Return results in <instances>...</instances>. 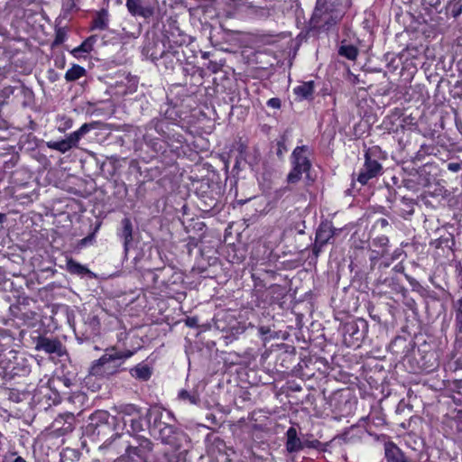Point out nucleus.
<instances>
[{"instance_id":"obj_35","label":"nucleus","mask_w":462,"mask_h":462,"mask_svg":"<svg viewBox=\"0 0 462 462\" xmlns=\"http://www.w3.org/2000/svg\"><path fill=\"white\" fill-rule=\"evenodd\" d=\"M14 462H26L25 459H23L22 457H17L14 459Z\"/></svg>"},{"instance_id":"obj_33","label":"nucleus","mask_w":462,"mask_h":462,"mask_svg":"<svg viewBox=\"0 0 462 462\" xmlns=\"http://www.w3.org/2000/svg\"><path fill=\"white\" fill-rule=\"evenodd\" d=\"M92 241V236H87L85 238H83L81 241H80V244L81 245H87L88 243L91 242Z\"/></svg>"},{"instance_id":"obj_12","label":"nucleus","mask_w":462,"mask_h":462,"mask_svg":"<svg viewBox=\"0 0 462 462\" xmlns=\"http://www.w3.org/2000/svg\"><path fill=\"white\" fill-rule=\"evenodd\" d=\"M385 457L387 462H409L401 449L393 443L385 445Z\"/></svg>"},{"instance_id":"obj_34","label":"nucleus","mask_w":462,"mask_h":462,"mask_svg":"<svg viewBox=\"0 0 462 462\" xmlns=\"http://www.w3.org/2000/svg\"><path fill=\"white\" fill-rule=\"evenodd\" d=\"M378 224L381 225V226H386L388 225V221L385 218H381L378 220Z\"/></svg>"},{"instance_id":"obj_11","label":"nucleus","mask_w":462,"mask_h":462,"mask_svg":"<svg viewBox=\"0 0 462 462\" xmlns=\"http://www.w3.org/2000/svg\"><path fill=\"white\" fill-rule=\"evenodd\" d=\"M122 229L119 232V236L124 241L125 251L127 252L129 245L133 240V224L128 217H125L121 221Z\"/></svg>"},{"instance_id":"obj_4","label":"nucleus","mask_w":462,"mask_h":462,"mask_svg":"<svg viewBox=\"0 0 462 462\" xmlns=\"http://www.w3.org/2000/svg\"><path fill=\"white\" fill-rule=\"evenodd\" d=\"M305 147L298 146L292 152V164L293 169L287 176V181L289 183H297L304 172H308L310 169V162L304 154Z\"/></svg>"},{"instance_id":"obj_40","label":"nucleus","mask_w":462,"mask_h":462,"mask_svg":"<svg viewBox=\"0 0 462 462\" xmlns=\"http://www.w3.org/2000/svg\"><path fill=\"white\" fill-rule=\"evenodd\" d=\"M60 38H61V35L58 34V35H57V40H56V41H61V40H60Z\"/></svg>"},{"instance_id":"obj_19","label":"nucleus","mask_w":462,"mask_h":462,"mask_svg":"<svg viewBox=\"0 0 462 462\" xmlns=\"http://www.w3.org/2000/svg\"><path fill=\"white\" fill-rule=\"evenodd\" d=\"M338 52L350 60H356L358 54L357 49L353 45H343L340 47Z\"/></svg>"},{"instance_id":"obj_7","label":"nucleus","mask_w":462,"mask_h":462,"mask_svg":"<svg viewBox=\"0 0 462 462\" xmlns=\"http://www.w3.org/2000/svg\"><path fill=\"white\" fill-rule=\"evenodd\" d=\"M35 349L47 354L62 355V344L59 339L40 336L35 338Z\"/></svg>"},{"instance_id":"obj_8","label":"nucleus","mask_w":462,"mask_h":462,"mask_svg":"<svg viewBox=\"0 0 462 462\" xmlns=\"http://www.w3.org/2000/svg\"><path fill=\"white\" fill-rule=\"evenodd\" d=\"M126 7L132 15L145 19L152 17L154 14V8L145 5L143 0H126Z\"/></svg>"},{"instance_id":"obj_13","label":"nucleus","mask_w":462,"mask_h":462,"mask_svg":"<svg viewBox=\"0 0 462 462\" xmlns=\"http://www.w3.org/2000/svg\"><path fill=\"white\" fill-rule=\"evenodd\" d=\"M334 236V230L329 224H321L316 233V241L327 245Z\"/></svg>"},{"instance_id":"obj_17","label":"nucleus","mask_w":462,"mask_h":462,"mask_svg":"<svg viewBox=\"0 0 462 462\" xmlns=\"http://www.w3.org/2000/svg\"><path fill=\"white\" fill-rule=\"evenodd\" d=\"M96 42V36H90L86 39L79 47L72 50L71 53L78 57L80 52L88 53L92 51L93 45Z\"/></svg>"},{"instance_id":"obj_38","label":"nucleus","mask_w":462,"mask_h":462,"mask_svg":"<svg viewBox=\"0 0 462 462\" xmlns=\"http://www.w3.org/2000/svg\"><path fill=\"white\" fill-rule=\"evenodd\" d=\"M4 217H5V216L0 214V223L3 221Z\"/></svg>"},{"instance_id":"obj_27","label":"nucleus","mask_w":462,"mask_h":462,"mask_svg":"<svg viewBox=\"0 0 462 462\" xmlns=\"http://www.w3.org/2000/svg\"><path fill=\"white\" fill-rule=\"evenodd\" d=\"M325 245V244H319L318 241L315 240V244L313 245V254L318 256L319 253L322 250V247Z\"/></svg>"},{"instance_id":"obj_16","label":"nucleus","mask_w":462,"mask_h":462,"mask_svg":"<svg viewBox=\"0 0 462 462\" xmlns=\"http://www.w3.org/2000/svg\"><path fill=\"white\" fill-rule=\"evenodd\" d=\"M314 91L313 82H304L294 88V93L300 98H309L312 96Z\"/></svg>"},{"instance_id":"obj_25","label":"nucleus","mask_w":462,"mask_h":462,"mask_svg":"<svg viewBox=\"0 0 462 462\" xmlns=\"http://www.w3.org/2000/svg\"><path fill=\"white\" fill-rule=\"evenodd\" d=\"M462 164L459 162H449L448 164V169L452 172H457L461 170Z\"/></svg>"},{"instance_id":"obj_10","label":"nucleus","mask_w":462,"mask_h":462,"mask_svg":"<svg viewBox=\"0 0 462 462\" xmlns=\"http://www.w3.org/2000/svg\"><path fill=\"white\" fill-rule=\"evenodd\" d=\"M286 449L289 453H296L303 448V445L300 438H298L295 428L291 427L287 430Z\"/></svg>"},{"instance_id":"obj_20","label":"nucleus","mask_w":462,"mask_h":462,"mask_svg":"<svg viewBox=\"0 0 462 462\" xmlns=\"http://www.w3.org/2000/svg\"><path fill=\"white\" fill-rule=\"evenodd\" d=\"M179 398L182 401H188L191 404H199V402H200V398H199V395L197 392H194V393H189L188 391L186 390H181L180 393H179Z\"/></svg>"},{"instance_id":"obj_3","label":"nucleus","mask_w":462,"mask_h":462,"mask_svg":"<svg viewBox=\"0 0 462 462\" xmlns=\"http://www.w3.org/2000/svg\"><path fill=\"white\" fill-rule=\"evenodd\" d=\"M96 123L84 124L80 126L79 130L71 133L66 139L58 142L49 141L47 142L46 145L48 148L51 150H55L61 153H65L71 148L77 147L79 140L90 130L94 129Z\"/></svg>"},{"instance_id":"obj_6","label":"nucleus","mask_w":462,"mask_h":462,"mask_svg":"<svg viewBox=\"0 0 462 462\" xmlns=\"http://www.w3.org/2000/svg\"><path fill=\"white\" fill-rule=\"evenodd\" d=\"M3 193L5 197L21 201V203H26L32 201L33 189L28 183H21L5 188Z\"/></svg>"},{"instance_id":"obj_30","label":"nucleus","mask_w":462,"mask_h":462,"mask_svg":"<svg viewBox=\"0 0 462 462\" xmlns=\"http://www.w3.org/2000/svg\"><path fill=\"white\" fill-rule=\"evenodd\" d=\"M393 271L396 273H402L404 271V266L402 263H398L393 267Z\"/></svg>"},{"instance_id":"obj_32","label":"nucleus","mask_w":462,"mask_h":462,"mask_svg":"<svg viewBox=\"0 0 462 462\" xmlns=\"http://www.w3.org/2000/svg\"><path fill=\"white\" fill-rule=\"evenodd\" d=\"M378 241L379 243L382 245H386L389 242L388 238L386 236H382V237H379L378 238Z\"/></svg>"},{"instance_id":"obj_15","label":"nucleus","mask_w":462,"mask_h":462,"mask_svg":"<svg viewBox=\"0 0 462 462\" xmlns=\"http://www.w3.org/2000/svg\"><path fill=\"white\" fill-rule=\"evenodd\" d=\"M130 374L135 379L147 381L152 375V370L149 365L139 364L130 370Z\"/></svg>"},{"instance_id":"obj_18","label":"nucleus","mask_w":462,"mask_h":462,"mask_svg":"<svg viewBox=\"0 0 462 462\" xmlns=\"http://www.w3.org/2000/svg\"><path fill=\"white\" fill-rule=\"evenodd\" d=\"M86 74V69L79 65H73L65 74L67 81H75Z\"/></svg>"},{"instance_id":"obj_14","label":"nucleus","mask_w":462,"mask_h":462,"mask_svg":"<svg viewBox=\"0 0 462 462\" xmlns=\"http://www.w3.org/2000/svg\"><path fill=\"white\" fill-rule=\"evenodd\" d=\"M67 270L71 274H77L80 276L87 274L94 275L87 266L82 265L71 258L67 260Z\"/></svg>"},{"instance_id":"obj_39","label":"nucleus","mask_w":462,"mask_h":462,"mask_svg":"<svg viewBox=\"0 0 462 462\" xmlns=\"http://www.w3.org/2000/svg\"><path fill=\"white\" fill-rule=\"evenodd\" d=\"M60 38H61V35L58 34V35H57V40H56V41H61V40H60Z\"/></svg>"},{"instance_id":"obj_28","label":"nucleus","mask_w":462,"mask_h":462,"mask_svg":"<svg viewBox=\"0 0 462 462\" xmlns=\"http://www.w3.org/2000/svg\"><path fill=\"white\" fill-rule=\"evenodd\" d=\"M125 411L129 415L138 413V410L136 409V407L134 405H127L125 409Z\"/></svg>"},{"instance_id":"obj_29","label":"nucleus","mask_w":462,"mask_h":462,"mask_svg":"<svg viewBox=\"0 0 462 462\" xmlns=\"http://www.w3.org/2000/svg\"><path fill=\"white\" fill-rule=\"evenodd\" d=\"M285 150V145L282 143H278V151L277 154L281 156L282 154V152Z\"/></svg>"},{"instance_id":"obj_26","label":"nucleus","mask_w":462,"mask_h":462,"mask_svg":"<svg viewBox=\"0 0 462 462\" xmlns=\"http://www.w3.org/2000/svg\"><path fill=\"white\" fill-rule=\"evenodd\" d=\"M267 105L273 108H280L281 100L279 98L273 97L268 100Z\"/></svg>"},{"instance_id":"obj_21","label":"nucleus","mask_w":462,"mask_h":462,"mask_svg":"<svg viewBox=\"0 0 462 462\" xmlns=\"http://www.w3.org/2000/svg\"><path fill=\"white\" fill-rule=\"evenodd\" d=\"M456 310V330L457 334H462V298L454 305Z\"/></svg>"},{"instance_id":"obj_2","label":"nucleus","mask_w":462,"mask_h":462,"mask_svg":"<svg viewBox=\"0 0 462 462\" xmlns=\"http://www.w3.org/2000/svg\"><path fill=\"white\" fill-rule=\"evenodd\" d=\"M121 365L122 362H118L111 349H106V353L93 363L89 374L97 377H108L116 374Z\"/></svg>"},{"instance_id":"obj_36","label":"nucleus","mask_w":462,"mask_h":462,"mask_svg":"<svg viewBox=\"0 0 462 462\" xmlns=\"http://www.w3.org/2000/svg\"><path fill=\"white\" fill-rule=\"evenodd\" d=\"M461 6H459V8L457 10H456V12L454 11V16H457L460 13H461Z\"/></svg>"},{"instance_id":"obj_23","label":"nucleus","mask_w":462,"mask_h":462,"mask_svg":"<svg viewBox=\"0 0 462 462\" xmlns=\"http://www.w3.org/2000/svg\"><path fill=\"white\" fill-rule=\"evenodd\" d=\"M111 352H113L115 354V356L117 358L118 362H122V363L125 359L130 358L134 355V352L131 351V350H125V351L118 352L114 347L111 348Z\"/></svg>"},{"instance_id":"obj_5","label":"nucleus","mask_w":462,"mask_h":462,"mask_svg":"<svg viewBox=\"0 0 462 462\" xmlns=\"http://www.w3.org/2000/svg\"><path fill=\"white\" fill-rule=\"evenodd\" d=\"M365 159L364 167L357 177V180L362 185L366 184L370 179L376 177L382 171V165L376 160L372 159L370 151L365 152Z\"/></svg>"},{"instance_id":"obj_24","label":"nucleus","mask_w":462,"mask_h":462,"mask_svg":"<svg viewBox=\"0 0 462 462\" xmlns=\"http://www.w3.org/2000/svg\"><path fill=\"white\" fill-rule=\"evenodd\" d=\"M131 428L133 431L139 432L143 430V426L141 421L138 419H131Z\"/></svg>"},{"instance_id":"obj_9","label":"nucleus","mask_w":462,"mask_h":462,"mask_svg":"<svg viewBox=\"0 0 462 462\" xmlns=\"http://www.w3.org/2000/svg\"><path fill=\"white\" fill-rule=\"evenodd\" d=\"M126 450L127 457H130L133 462L144 461L147 453L151 450V443L148 440H144L140 446H130Z\"/></svg>"},{"instance_id":"obj_22","label":"nucleus","mask_w":462,"mask_h":462,"mask_svg":"<svg viewBox=\"0 0 462 462\" xmlns=\"http://www.w3.org/2000/svg\"><path fill=\"white\" fill-rule=\"evenodd\" d=\"M93 28L106 30L107 28V18L106 14H100L93 22Z\"/></svg>"},{"instance_id":"obj_31","label":"nucleus","mask_w":462,"mask_h":462,"mask_svg":"<svg viewBox=\"0 0 462 462\" xmlns=\"http://www.w3.org/2000/svg\"><path fill=\"white\" fill-rule=\"evenodd\" d=\"M186 324L189 326V327H194L196 326V319H193V318H189L187 320H186Z\"/></svg>"},{"instance_id":"obj_37","label":"nucleus","mask_w":462,"mask_h":462,"mask_svg":"<svg viewBox=\"0 0 462 462\" xmlns=\"http://www.w3.org/2000/svg\"><path fill=\"white\" fill-rule=\"evenodd\" d=\"M65 127H66V128H70V127H71V120H68V121L66 122Z\"/></svg>"},{"instance_id":"obj_1","label":"nucleus","mask_w":462,"mask_h":462,"mask_svg":"<svg viewBox=\"0 0 462 462\" xmlns=\"http://www.w3.org/2000/svg\"><path fill=\"white\" fill-rule=\"evenodd\" d=\"M155 428L158 429V438L162 443L171 448V451L164 452L167 462L184 461L186 451H181L180 448L183 440L186 439V435L182 431L175 430L173 426L162 421L158 422Z\"/></svg>"}]
</instances>
